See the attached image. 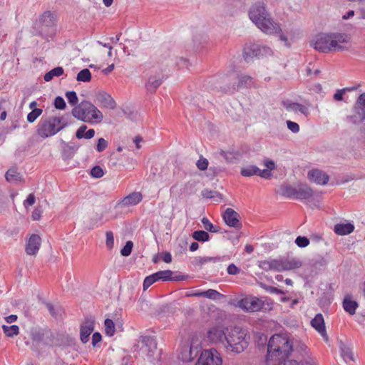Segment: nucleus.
Here are the masks:
<instances>
[{"mask_svg":"<svg viewBox=\"0 0 365 365\" xmlns=\"http://www.w3.org/2000/svg\"><path fill=\"white\" fill-rule=\"evenodd\" d=\"M249 17L263 33L269 35L276 34L279 39L284 42L285 46H291L287 35L282 31L280 24L272 18L264 3L257 2L253 4L250 9Z\"/></svg>","mask_w":365,"mask_h":365,"instance_id":"1","label":"nucleus"},{"mask_svg":"<svg viewBox=\"0 0 365 365\" xmlns=\"http://www.w3.org/2000/svg\"><path fill=\"white\" fill-rule=\"evenodd\" d=\"M350 38L341 33L324 34L317 35L310 42L311 46L322 53L341 51L346 49L343 43H348Z\"/></svg>","mask_w":365,"mask_h":365,"instance_id":"2","label":"nucleus"},{"mask_svg":"<svg viewBox=\"0 0 365 365\" xmlns=\"http://www.w3.org/2000/svg\"><path fill=\"white\" fill-rule=\"evenodd\" d=\"M292 351V345L286 336L274 334L269 340L266 361L267 365L275 362L287 361L286 359Z\"/></svg>","mask_w":365,"mask_h":365,"instance_id":"3","label":"nucleus"},{"mask_svg":"<svg viewBox=\"0 0 365 365\" xmlns=\"http://www.w3.org/2000/svg\"><path fill=\"white\" fill-rule=\"evenodd\" d=\"M252 85L253 79L252 77L246 75L239 76L235 73L222 77H211L206 82L207 89L212 90L219 87L225 91H235L241 88H249Z\"/></svg>","mask_w":365,"mask_h":365,"instance_id":"4","label":"nucleus"},{"mask_svg":"<svg viewBox=\"0 0 365 365\" xmlns=\"http://www.w3.org/2000/svg\"><path fill=\"white\" fill-rule=\"evenodd\" d=\"M68 125L67 119L61 115L42 116L36 127V133L42 138L55 135Z\"/></svg>","mask_w":365,"mask_h":365,"instance_id":"5","label":"nucleus"},{"mask_svg":"<svg viewBox=\"0 0 365 365\" xmlns=\"http://www.w3.org/2000/svg\"><path fill=\"white\" fill-rule=\"evenodd\" d=\"M250 335L247 331L240 327L226 328L225 346L227 350L240 354L249 345Z\"/></svg>","mask_w":365,"mask_h":365,"instance_id":"6","label":"nucleus"},{"mask_svg":"<svg viewBox=\"0 0 365 365\" xmlns=\"http://www.w3.org/2000/svg\"><path fill=\"white\" fill-rule=\"evenodd\" d=\"M71 114L76 119L90 124H98L104 118L103 113L93 103L86 100L74 106Z\"/></svg>","mask_w":365,"mask_h":365,"instance_id":"7","label":"nucleus"},{"mask_svg":"<svg viewBox=\"0 0 365 365\" xmlns=\"http://www.w3.org/2000/svg\"><path fill=\"white\" fill-rule=\"evenodd\" d=\"M302 262L295 258L269 259L259 262V267L264 271L283 272L299 268Z\"/></svg>","mask_w":365,"mask_h":365,"instance_id":"8","label":"nucleus"},{"mask_svg":"<svg viewBox=\"0 0 365 365\" xmlns=\"http://www.w3.org/2000/svg\"><path fill=\"white\" fill-rule=\"evenodd\" d=\"M279 194L287 198L303 200L311 198L313 190L308 185L299 182L295 185H282Z\"/></svg>","mask_w":365,"mask_h":365,"instance_id":"9","label":"nucleus"},{"mask_svg":"<svg viewBox=\"0 0 365 365\" xmlns=\"http://www.w3.org/2000/svg\"><path fill=\"white\" fill-rule=\"evenodd\" d=\"M272 303L263 301L253 296H247L237 302V306L247 312H255L262 310L270 309Z\"/></svg>","mask_w":365,"mask_h":365,"instance_id":"10","label":"nucleus"},{"mask_svg":"<svg viewBox=\"0 0 365 365\" xmlns=\"http://www.w3.org/2000/svg\"><path fill=\"white\" fill-rule=\"evenodd\" d=\"M353 113L346 117V121L359 125L365 120V92L359 95L353 108Z\"/></svg>","mask_w":365,"mask_h":365,"instance_id":"11","label":"nucleus"},{"mask_svg":"<svg viewBox=\"0 0 365 365\" xmlns=\"http://www.w3.org/2000/svg\"><path fill=\"white\" fill-rule=\"evenodd\" d=\"M272 53V51L269 47L258 43L247 44L243 51V56L246 61L253 57L260 58L270 56Z\"/></svg>","mask_w":365,"mask_h":365,"instance_id":"12","label":"nucleus"},{"mask_svg":"<svg viewBox=\"0 0 365 365\" xmlns=\"http://www.w3.org/2000/svg\"><path fill=\"white\" fill-rule=\"evenodd\" d=\"M222 359L215 349H205L201 352L195 365H222Z\"/></svg>","mask_w":365,"mask_h":365,"instance_id":"13","label":"nucleus"},{"mask_svg":"<svg viewBox=\"0 0 365 365\" xmlns=\"http://www.w3.org/2000/svg\"><path fill=\"white\" fill-rule=\"evenodd\" d=\"M226 328L221 324L210 327L206 334L207 340L213 344L223 343L225 341Z\"/></svg>","mask_w":365,"mask_h":365,"instance_id":"14","label":"nucleus"},{"mask_svg":"<svg viewBox=\"0 0 365 365\" xmlns=\"http://www.w3.org/2000/svg\"><path fill=\"white\" fill-rule=\"evenodd\" d=\"M142 346L140 351L145 354L148 358H152L157 349L155 340L150 336H143L140 337Z\"/></svg>","mask_w":365,"mask_h":365,"instance_id":"15","label":"nucleus"},{"mask_svg":"<svg viewBox=\"0 0 365 365\" xmlns=\"http://www.w3.org/2000/svg\"><path fill=\"white\" fill-rule=\"evenodd\" d=\"M95 329V322L91 318H87L81 326L80 338L82 343L86 344L89 340L91 334Z\"/></svg>","mask_w":365,"mask_h":365,"instance_id":"16","label":"nucleus"},{"mask_svg":"<svg viewBox=\"0 0 365 365\" xmlns=\"http://www.w3.org/2000/svg\"><path fill=\"white\" fill-rule=\"evenodd\" d=\"M225 222L230 227L240 229L242 224L239 220V214L232 208H227L223 215Z\"/></svg>","mask_w":365,"mask_h":365,"instance_id":"17","label":"nucleus"},{"mask_svg":"<svg viewBox=\"0 0 365 365\" xmlns=\"http://www.w3.org/2000/svg\"><path fill=\"white\" fill-rule=\"evenodd\" d=\"M307 177L310 181L320 185L327 184L329 180V175L327 173L318 169L309 171Z\"/></svg>","mask_w":365,"mask_h":365,"instance_id":"18","label":"nucleus"},{"mask_svg":"<svg viewBox=\"0 0 365 365\" xmlns=\"http://www.w3.org/2000/svg\"><path fill=\"white\" fill-rule=\"evenodd\" d=\"M97 102L103 108L114 109L116 103L110 94L104 91H99L96 95Z\"/></svg>","mask_w":365,"mask_h":365,"instance_id":"19","label":"nucleus"},{"mask_svg":"<svg viewBox=\"0 0 365 365\" xmlns=\"http://www.w3.org/2000/svg\"><path fill=\"white\" fill-rule=\"evenodd\" d=\"M284 108L289 112L300 113L305 116H308L309 114V108L304 105L292 102L291 101L287 100L282 102Z\"/></svg>","mask_w":365,"mask_h":365,"instance_id":"20","label":"nucleus"},{"mask_svg":"<svg viewBox=\"0 0 365 365\" xmlns=\"http://www.w3.org/2000/svg\"><path fill=\"white\" fill-rule=\"evenodd\" d=\"M163 81V77L161 73L150 75L145 83V88L149 93H153L162 84Z\"/></svg>","mask_w":365,"mask_h":365,"instance_id":"21","label":"nucleus"},{"mask_svg":"<svg viewBox=\"0 0 365 365\" xmlns=\"http://www.w3.org/2000/svg\"><path fill=\"white\" fill-rule=\"evenodd\" d=\"M41 239L38 235H32L26 246V252L29 255H36L39 250Z\"/></svg>","mask_w":365,"mask_h":365,"instance_id":"22","label":"nucleus"},{"mask_svg":"<svg viewBox=\"0 0 365 365\" xmlns=\"http://www.w3.org/2000/svg\"><path fill=\"white\" fill-rule=\"evenodd\" d=\"M311 324L326 341L328 340L324 320L322 314H317L311 321Z\"/></svg>","mask_w":365,"mask_h":365,"instance_id":"23","label":"nucleus"},{"mask_svg":"<svg viewBox=\"0 0 365 365\" xmlns=\"http://www.w3.org/2000/svg\"><path fill=\"white\" fill-rule=\"evenodd\" d=\"M143 199V195L140 192H133L122 199L118 205L121 207H128L138 205Z\"/></svg>","mask_w":365,"mask_h":365,"instance_id":"24","label":"nucleus"},{"mask_svg":"<svg viewBox=\"0 0 365 365\" xmlns=\"http://www.w3.org/2000/svg\"><path fill=\"white\" fill-rule=\"evenodd\" d=\"M56 17L54 13L46 11L39 19V23L42 27H53L56 25Z\"/></svg>","mask_w":365,"mask_h":365,"instance_id":"25","label":"nucleus"},{"mask_svg":"<svg viewBox=\"0 0 365 365\" xmlns=\"http://www.w3.org/2000/svg\"><path fill=\"white\" fill-rule=\"evenodd\" d=\"M339 349L341 352V356L345 361H346L347 360L354 361L352 347L351 346V344L349 343H346L340 340Z\"/></svg>","mask_w":365,"mask_h":365,"instance_id":"26","label":"nucleus"},{"mask_svg":"<svg viewBox=\"0 0 365 365\" xmlns=\"http://www.w3.org/2000/svg\"><path fill=\"white\" fill-rule=\"evenodd\" d=\"M343 308L350 315H354L359 307L357 302L352 300L350 297L346 296L343 300Z\"/></svg>","mask_w":365,"mask_h":365,"instance_id":"27","label":"nucleus"},{"mask_svg":"<svg viewBox=\"0 0 365 365\" xmlns=\"http://www.w3.org/2000/svg\"><path fill=\"white\" fill-rule=\"evenodd\" d=\"M354 230V226L351 223H339L334 226V231L339 235H346L351 233Z\"/></svg>","mask_w":365,"mask_h":365,"instance_id":"28","label":"nucleus"},{"mask_svg":"<svg viewBox=\"0 0 365 365\" xmlns=\"http://www.w3.org/2000/svg\"><path fill=\"white\" fill-rule=\"evenodd\" d=\"M87 125H81L76 132V137L78 139L85 138V139H91L95 135L94 129L91 128L86 131Z\"/></svg>","mask_w":365,"mask_h":365,"instance_id":"29","label":"nucleus"},{"mask_svg":"<svg viewBox=\"0 0 365 365\" xmlns=\"http://www.w3.org/2000/svg\"><path fill=\"white\" fill-rule=\"evenodd\" d=\"M155 274V277H156V279L158 281L162 280V281H169V280H181L183 278L182 277H173V272L171 270H163L157 272Z\"/></svg>","mask_w":365,"mask_h":365,"instance_id":"30","label":"nucleus"},{"mask_svg":"<svg viewBox=\"0 0 365 365\" xmlns=\"http://www.w3.org/2000/svg\"><path fill=\"white\" fill-rule=\"evenodd\" d=\"M64 70L62 67H56L44 75V80L47 82L51 81L53 77H59L63 74Z\"/></svg>","mask_w":365,"mask_h":365,"instance_id":"31","label":"nucleus"},{"mask_svg":"<svg viewBox=\"0 0 365 365\" xmlns=\"http://www.w3.org/2000/svg\"><path fill=\"white\" fill-rule=\"evenodd\" d=\"M259 171H260V169L258 168L257 166L248 165L245 168H242L241 174H242V175L245 176V177H250L254 175H257V173Z\"/></svg>","mask_w":365,"mask_h":365,"instance_id":"32","label":"nucleus"},{"mask_svg":"<svg viewBox=\"0 0 365 365\" xmlns=\"http://www.w3.org/2000/svg\"><path fill=\"white\" fill-rule=\"evenodd\" d=\"M2 329L6 336L12 337L19 334V328L17 325H3Z\"/></svg>","mask_w":365,"mask_h":365,"instance_id":"33","label":"nucleus"},{"mask_svg":"<svg viewBox=\"0 0 365 365\" xmlns=\"http://www.w3.org/2000/svg\"><path fill=\"white\" fill-rule=\"evenodd\" d=\"M223 295L220 293L219 292L210 289L206 291H202V297L212 299V300H217L221 298Z\"/></svg>","mask_w":365,"mask_h":365,"instance_id":"34","label":"nucleus"},{"mask_svg":"<svg viewBox=\"0 0 365 365\" xmlns=\"http://www.w3.org/2000/svg\"><path fill=\"white\" fill-rule=\"evenodd\" d=\"M5 178L8 182L18 181L20 179L19 173L14 168L8 170L6 173Z\"/></svg>","mask_w":365,"mask_h":365,"instance_id":"35","label":"nucleus"},{"mask_svg":"<svg viewBox=\"0 0 365 365\" xmlns=\"http://www.w3.org/2000/svg\"><path fill=\"white\" fill-rule=\"evenodd\" d=\"M91 79V73L89 69L81 70L76 76V80L81 82H89Z\"/></svg>","mask_w":365,"mask_h":365,"instance_id":"36","label":"nucleus"},{"mask_svg":"<svg viewBox=\"0 0 365 365\" xmlns=\"http://www.w3.org/2000/svg\"><path fill=\"white\" fill-rule=\"evenodd\" d=\"M192 237L199 242H207L209 240V234L204 230H197L192 233Z\"/></svg>","mask_w":365,"mask_h":365,"instance_id":"37","label":"nucleus"},{"mask_svg":"<svg viewBox=\"0 0 365 365\" xmlns=\"http://www.w3.org/2000/svg\"><path fill=\"white\" fill-rule=\"evenodd\" d=\"M105 333L108 336H112L115 334V324L112 319H106L104 322Z\"/></svg>","mask_w":365,"mask_h":365,"instance_id":"38","label":"nucleus"},{"mask_svg":"<svg viewBox=\"0 0 365 365\" xmlns=\"http://www.w3.org/2000/svg\"><path fill=\"white\" fill-rule=\"evenodd\" d=\"M43 113L41 108H34L28 115L27 120L29 123H34Z\"/></svg>","mask_w":365,"mask_h":365,"instance_id":"39","label":"nucleus"},{"mask_svg":"<svg viewBox=\"0 0 365 365\" xmlns=\"http://www.w3.org/2000/svg\"><path fill=\"white\" fill-rule=\"evenodd\" d=\"M46 307L48 309L49 313L55 318H57L61 314L62 309L60 307H54L51 303H46Z\"/></svg>","mask_w":365,"mask_h":365,"instance_id":"40","label":"nucleus"},{"mask_svg":"<svg viewBox=\"0 0 365 365\" xmlns=\"http://www.w3.org/2000/svg\"><path fill=\"white\" fill-rule=\"evenodd\" d=\"M202 223L204 225V227L206 230L211 232H219V227L213 225L212 223L207 217H203L202 219Z\"/></svg>","mask_w":365,"mask_h":365,"instance_id":"41","label":"nucleus"},{"mask_svg":"<svg viewBox=\"0 0 365 365\" xmlns=\"http://www.w3.org/2000/svg\"><path fill=\"white\" fill-rule=\"evenodd\" d=\"M68 102L71 106H76L78 105V98L77 96V94L75 91H67L65 94Z\"/></svg>","mask_w":365,"mask_h":365,"instance_id":"42","label":"nucleus"},{"mask_svg":"<svg viewBox=\"0 0 365 365\" xmlns=\"http://www.w3.org/2000/svg\"><path fill=\"white\" fill-rule=\"evenodd\" d=\"M133 247V243L131 241H127L124 247L120 250L121 255L124 257L129 256L132 252Z\"/></svg>","mask_w":365,"mask_h":365,"instance_id":"43","label":"nucleus"},{"mask_svg":"<svg viewBox=\"0 0 365 365\" xmlns=\"http://www.w3.org/2000/svg\"><path fill=\"white\" fill-rule=\"evenodd\" d=\"M53 106L58 110H64L66 107L64 99L61 96H57L55 98Z\"/></svg>","mask_w":365,"mask_h":365,"instance_id":"44","label":"nucleus"},{"mask_svg":"<svg viewBox=\"0 0 365 365\" xmlns=\"http://www.w3.org/2000/svg\"><path fill=\"white\" fill-rule=\"evenodd\" d=\"M155 282H158V280L156 279V277H155V274L146 277L143 282V289L146 290Z\"/></svg>","mask_w":365,"mask_h":365,"instance_id":"45","label":"nucleus"},{"mask_svg":"<svg viewBox=\"0 0 365 365\" xmlns=\"http://www.w3.org/2000/svg\"><path fill=\"white\" fill-rule=\"evenodd\" d=\"M295 243L299 247H306L309 245V240L307 237L298 236Z\"/></svg>","mask_w":365,"mask_h":365,"instance_id":"46","label":"nucleus"},{"mask_svg":"<svg viewBox=\"0 0 365 365\" xmlns=\"http://www.w3.org/2000/svg\"><path fill=\"white\" fill-rule=\"evenodd\" d=\"M104 175V172L103 169L98 166H94L91 170V175L95 178H100L103 177Z\"/></svg>","mask_w":365,"mask_h":365,"instance_id":"47","label":"nucleus"},{"mask_svg":"<svg viewBox=\"0 0 365 365\" xmlns=\"http://www.w3.org/2000/svg\"><path fill=\"white\" fill-rule=\"evenodd\" d=\"M106 247L110 250L113 247V245H114V237H113V232L107 231L106 233Z\"/></svg>","mask_w":365,"mask_h":365,"instance_id":"48","label":"nucleus"},{"mask_svg":"<svg viewBox=\"0 0 365 365\" xmlns=\"http://www.w3.org/2000/svg\"><path fill=\"white\" fill-rule=\"evenodd\" d=\"M201 193L202 195L206 198H214L215 197H220L221 198V195L220 193L211 190L204 189L202 190Z\"/></svg>","mask_w":365,"mask_h":365,"instance_id":"49","label":"nucleus"},{"mask_svg":"<svg viewBox=\"0 0 365 365\" xmlns=\"http://www.w3.org/2000/svg\"><path fill=\"white\" fill-rule=\"evenodd\" d=\"M276 363H277L278 365H313L312 364H311L309 361H307L297 362L295 360H289V361H284V362H282V361L275 362L274 364Z\"/></svg>","mask_w":365,"mask_h":365,"instance_id":"50","label":"nucleus"},{"mask_svg":"<svg viewBox=\"0 0 365 365\" xmlns=\"http://www.w3.org/2000/svg\"><path fill=\"white\" fill-rule=\"evenodd\" d=\"M108 141L104 138H101L98 140V143L96 145V150L98 152H103L108 147Z\"/></svg>","mask_w":365,"mask_h":365,"instance_id":"51","label":"nucleus"},{"mask_svg":"<svg viewBox=\"0 0 365 365\" xmlns=\"http://www.w3.org/2000/svg\"><path fill=\"white\" fill-rule=\"evenodd\" d=\"M196 165L197 168L200 170H205L208 166V160L201 157L197 162Z\"/></svg>","mask_w":365,"mask_h":365,"instance_id":"52","label":"nucleus"},{"mask_svg":"<svg viewBox=\"0 0 365 365\" xmlns=\"http://www.w3.org/2000/svg\"><path fill=\"white\" fill-rule=\"evenodd\" d=\"M287 128L294 133H297L299 131V125L295 122L287 120Z\"/></svg>","mask_w":365,"mask_h":365,"instance_id":"53","label":"nucleus"},{"mask_svg":"<svg viewBox=\"0 0 365 365\" xmlns=\"http://www.w3.org/2000/svg\"><path fill=\"white\" fill-rule=\"evenodd\" d=\"M227 273L229 274L235 275L240 273V269L236 267L234 264H230L227 269Z\"/></svg>","mask_w":365,"mask_h":365,"instance_id":"54","label":"nucleus"},{"mask_svg":"<svg viewBox=\"0 0 365 365\" xmlns=\"http://www.w3.org/2000/svg\"><path fill=\"white\" fill-rule=\"evenodd\" d=\"M221 259V258L220 257H202L200 259V263L201 264H205L208 262H220Z\"/></svg>","mask_w":365,"mask_h":365,"instance_id":"55","label":"nucleus"},{"mask_svg":"<svg viewBox=\"0 0 365 365\" xmlns=\"http://www.w3.org/2000/svg\"><path fill=\"white\" fill-rule=\"evenodd\" d=\"M346 93V89H339L334 95V99L336 101H343V95Z\"/></svg>","mask_w":365,"mask_h":365,"instance_id":"56","label":"nucleus"},{"mask_svg":"<svg viewBox=\"0 0 365 365\" xmlns=\"http://www.w3.org/2000/svg\"><path fill=\"white\" fill-rule=\"evenodd\" d=\"M102 339L101 334L99 332H95L92 336V345L96 346Z\"/></svg>","mask_w":365,"mask_h":365,"instance_id":"57","label":"nucleus"},{"mask_svg":"<svg viewBox=\"0 0 365 365\" xmlns=\"http://www.w3.org/2000/svg\"><path fill=\"white\" fill-rule=\"evenodd\" d=\"M42 210L40 207H36L34 210L31 217L34 220H38L41 218Z\"/></svg>","mask_w":365,"mask_h":365,"instance_id":"58","label":"nucleus"},{"mask_svg":"<svg viewBox=\"0 0 365 365\" xmlns=\"http://www.w3.org/2000/svg\"><path fill=\"white\" fill-rule=\"evenodd\" d=\"M36 198L34 194H29L27 197L26 200L24 202V206L29 205L31 206L35 203Z\"/></svg>","mask_w":365,"mask_h":365,"instance_id":"59","label":"nucleus"},{"mask_svg":"<svg viewBox=\"0 0 365 365\" xmlns=\"http://www.w3.org/2000/svg\"><path fill=\"white\" fill-rule=\"evenodd\" d=\"M257 175L267 179L272 175L271 170L268 169L260 170V171L258 172Z\"/></svg>","mask_w":365,"mask_h":365,"instance_id":"60","label":"nucleus"},{"mask_svg":"<svg viewBox=\"0 0 365 365\" xmlns=\"http://www.w3.org/2000/svg\"><path fill=\"white\" fill-rule=\"evenodd\" d=\"M177 65L180 68H183V67L188 68V66H189L188 60L187 58L182 57L177 62Z\"/></svg>","mask_w":365,"mask_h":365,"instance_id":"61","label":"nucleus"},{"mask_svg":"<svg viewBox=\"0 0 365 365\" xmlns=\"http://www.w3.org/2000/svg\"><path fill=\"white\" fill-rule=\"evenodd\" d=\"M264 165L267 167V169L269 170L275 169V163L273 160H266L264 161Z\"/></svg>","mask_w":365,"mask_h":365,"instance_id":"62","label":"nucleus"},{"mask_svg":"<svg viewBox=\"0 0 365 365\" xmlns=\"http://www.w3.org/2000/svg\"><path fill=\"white\" fill-rule=\"evenodd\" d=\"M163 260L166 263H170L172 261V255L170 252H165L163 256Z\"/></svg>","mask_w":365,"mask_h":365,"instance_id":"63","label":"nucleus"},{"mask_svg":"<svg viewBox=\"0 0 365 365\" xmlns=\"http://www.w3.org/2000/svg\"><path fill=\"white\" fill-rule=\"evenodd\" d=\"M6 321L9 324H11L16 321L17 316L15 314H11L5 318Z\"/></svg>","mask_w":365,"mask_h":365,"instance_id":"64","label":"nucleus"}]
</instances>
